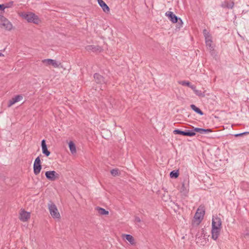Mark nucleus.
I'll use <instances>...</instances> for the list:
<instances>
[{"label": "nucleus", "instance_id": "7c9ffc66", "mask_svg": "<svg viewBox=\"0 0 249 249\" xmlns=\"http://www.w3.org/2000/svg\"><path fill=\"white\" fill-rule=\"evenodd\" d=\"M34 164H41V161L39 157H37L35 160Z\"/></svg>", "mask_w": 249, "mask_h": 249}, {"label": "nucleus", "instance_id": "7ed1b4c3", "mask_svg": "<svg viewBox=\"0 0 249 249\" xmlns=\"http://www.w3.org/2000/svg\"><path fill=\"white\" fill-rule=\"evenodd\" d=\"M48 209L52 216L53 218H60V214L55 204L51 200L48 203Z\"/></svg>", "mask_w": 249, "mask_h": 249}, {"label": "nucleus", "instance_id": "ddd939ff", "mask_svg": "<svg viewBox=\"0 0 249 249\" xmlns=\"http://www.w3.org/2000/svg\"><path fill=\"white\" fill-rule=\"evenodd\" d=\"M41 147H42V153L44 154L46 156L48 157L51 153L48 150L47 146L46 143V140L43 139L41 141Z\"/></svg>", "mask_w": 249, "mask_h": 249}, {"label": "nucleus", "instance_id": "b1692460", "mask_svg": "<svg viewBox=\"0 0 249 249\" xmlns=\"http://www.w3.org/2000/svg\"><path fill=\"white\" fill-rule=\"evenodd\" d=\"M212 37L208 39H205L206 45L211 50H213V47L212 46Z\"/></svg>", "mask_w": 249, "mask_h": 249}, {"label": "nucleus", "instance_id": "f257e3e1", "mask_svg": "<svg viewBox=\"0 0 249 249\" xmlns=\"http://www.w3.org/2000/svg\"><path fill=\"white\" fill-rule=\"evenodd\" d=\"M165 16H167L169 19L173 23H176L178 24V28L182 26L183 21L180 18H178L172 12L168 11L166 12Z\"/></svg>", "mask_w": 249, "mask_h": 249}, {"label": "nucleus", "instance_id": "f704fd0d", "mask_svg": "<svg viewBox=\"0 0 249 249\" xmlns=\"http://www.w3.org/2000/svg\"><path fill=\"white\" fill-rule=\"evenodd\" d=\"M13 1H10L9 2V3H6L5 5V6H10V7L12 6V5H13Z\"/></svg>", "mask_w": 249, "mask_h": 249}, {"label": "nucleus", "instance_id": "6ab92c4d", "mask_svg": "<svg viewBox=\"0 0 249 249\" xmlns=\"http://www.w3.org/2000/svg\"><path fill=\"white\" fill-rule=\"evenodd\" d=\"M190 107L192 110H193L196 113L203 115L204 114L203 111L198 107H196L195 105L192 104L190 106Z\"/></svg>", "mask_w": 249, "mask_h": 249}, {"label": "nucleus", "instance_id": "9d476101", "mask_svg": "<svg viewBox=\"0 0 249 249\" xmlns=\"http://www.w3.org/2000/svg\"><path fill=\"white\" fill-rule=\"evenodd\" d=\"M86 49L88 51H91L93 52H101L103 51L102 48L99 45H88L86 47Z\"/></svg>", "mask_w": 249, "mask_h": 249}, {"label": "nucleus", "instance_id": "aec40b11", "mask_svg": "<svg viewBox=\"0 0 249 249\" xmlns=\"http://www.w3.org/2000/svg\"><path fill=\"white\" fill-rule=\"evenodd\" d=\"M124 236L131 245H134L135 244V240L134 237L130 234H124Z\"/></svg>", "mask_w": 249, "mask_h": 249}, {"label": "nucleus", "instance_id": "4468645a", "mask_svg": "<svg viewBox=\"0 0 249 249\" xmlns=\"http://www.w3.org/2000/svg\"><path fill=\"white\" fill-rule=\"evenodd\" d=\"M22 96L21 95H16L15 97L12 98L11 99H10L9 101V103L8 104V107H10L13 105L15 104L16 103L20 101L21 99H22Z\"/></svg>", "mask_w": 249, "mask_h": 249}, {"label": "nucleus", "instance_id": "4c0bfd02", "mask_svg": "<svg viewBox=\"0 0 249 249\" xmlns=\"http://www.w3.org/2000/svg\"><path fill=\"white\" fill-rule=\"evenodd\" d=\"M245 234H246V235H248V236L249 235V229L246 230V232Z\"/></svg>", "mask_w": 249, "mask_h": 249}, {"label": "nucleus", "instance_id": "c9c22d12", "mask_svg": "<svg viewBox=\"0 0 249 249\" xmlns=\"http://www.w3.org/2000/svg\"><path fill=\"white\" fill-rule=\"evenodd\" d=\"M189 87L191 88L194 90V92H195V90H196V86L194 85H192L191 84H190V86H189Z\"/></svg>", "mask_w": 249, "mask_h": 249}, {"label": "nucleus", "instance_id": "dca6fc26", "mask_svg": "<svg viewBox=\"0 0 249 249\" xmlns=\"http://www.w3.org/2000/svg\"><path fill=\"white\" fill-rule=\"evenodd\" d=\"M221 231V229L220 228H215L212 229V238L214 240H216L220 234V232Z\"/></svg>", "mask_w": 249, "mask_h": 249}, {"label": "nucleus", "instance_id": "2eb2a0df", "mask_svg": "<svg viewBox=\"0 0 249 249\" xmlns=\"http://www.w3.org/2000/svg\"><path fill=\"white\" fill-rule=\"evenodd\" d=\"M98 3L106 13L109 12L110 9L107 4L103 0H97Z\"/></svg>", "mask_w": 249, "mask_h": 249}, {"label": "nucleus", "instance_id": "393cba45", "mask_svg": "<svg viewBox=\"0 0 249 249\" xmlns=\"http://www.w3.org/2000/svg\"><path fill=\"white\" fill-rule=\"evenodd\" d=\"M179 176V173L178 170H173L170 173V177L171 178H176Z\"/></svg>", "mask_w": 249, "mask_h": 249}, {"label": "nucleus", "instance_id": "a211bd4d", "mask_svg": "<svg viewBox=\"0 0 249 249\" xmlns=\"http://www.w3.org/2000/svg\"><path fill=\"white\" fill-rule=\"evenodd\" d=\"M42 169V166L41 164H34L33 169L34 174L36 175H37L40 172Z\"/></svg>", "mask_w": 249, "mask_h": 249}, {"label": "nucleus", "instance_id": "ea45409f", "mask_svg": "<svg viewBox=\"0 0 249 249\" xmlns=\"http://www.w3.org/2000/svg\"><path fill=\"white\" fill-rule=\"evenodd\" d=\"M4 56V55L0 52V56Z\"/></svg>", "mask_w": 249, "mask_h": 249}, {"label": "nucleus", "instance_id": "72a5a7b5", "mask_svg": "<svg viewBox=\"0 0 249 249\" xmlns=\"http://www.w3.org/2000/svg\"><path fill=\"white\" fill-rule=\"evenodd\" d=\"M135 221L137 222L140 223L141 221V220L139 217L136 216L135 218Z\"/></svg>", "mask_w": 249, "mask_h": 249}, {"label": "nucleus", "instance_id": "4be33fe9", "mask_svg": "<svg viewBox=\"0 0 249 249\" xmlns=\"http://www.w3.org/2000/svg\"><path fill=\"white\" fill-rule=\"evenodd\" d=\"M70 150L72 154L75 153L76 152L75 145L73 142L71 141L69 143Z\"/></svg>", "mask_w": 249, "mask_h": 249}, {"label": "nucleus", "instance_id": "58836bf2", "mask_svg": "<svg viewBox=\"0 0 249 249\" xmlns=\"http://www.w3.org/2000/svg\"><path fill=\"white\" fill-rule=\"evenodd\" d=\"M247 134H249V132H245L242 133V136L246 135Z\"/></svg>", "mask_w": 249, "mask_h": 249}, {"label": "nucleus", "instance_id": "2f4dec72", "mask_svg": "<svg viewBox=\"0 0 249 249\" xmlns=\"http://www.w3.org/2000/svg\"><path fill=\"white\" fill-rule=\"evenodd\" d=\"M10 6H5L4 4H0V10L3 11L6 8H9Z\"/></svg>", "mask_w": 249, "mask_h": 249}, {"label": "nucleus", "instance_id": "c85d7f7f", "mask_svg": "<svg viewBox=\"0 0 249 249\" xmlns=\"http://www.w3.org/2000/svg\"><path fill=\"white\" fill-rule=\"evenodd\" d=\"M195 94L199 97H204L205 94L199 90H195Z\"/></svg>", "mask_w": 249, "mask_h": 249}, {"label": "nucleus", "instance_id": "f3484780", "mask_svg": "<svg viewBox=\"0 0 249 249\" xmlns=\"http://www.w3.org/2000/svg\"><path fill=\"white\" fill-rule=\"evenodd\" d=\"M180 192L184 196H186L188 192V187L186 186L184 182L182 183L180 189Z\"/></svg>", "mask_w": 249, "mask_h": 249}, {"label": "nucleus", "instance_id": "0eeeda50", "mask_svg": "<svg viewBox=\"0 0 249 249\" xmlns=\"http://www.w3.org/2000/svg\"><path fill=\"white\" fill-rule=\"evenodd\" d=\"M0 20L2 23L0 24V26L4 27L7 30H11L12 29L13 25L12 23L3 16L0 15Z\"/></svg>", "mask_w": 249, "mask_h": 249}, {"label": "nucleus", "instance_id": "5701e85b", "mask_svg": "<svg viewBox=\"0 0 249 249\" xmlns=\"http://www.w3.org/2000/svg\"><path fill=\"white\" fill-rule=\"evenodd\" d=\"M96 209L98 212V213L101 215H107L109 213L108 211L106 210L104 208L97 207Z\"/></svg>", "mask_w": 249, "mask_h": 249}, {"label": "nucleus", "instance_id": "412c9836", "mask_svg": "<svg viewBox=\"0 0 249 249\" xmlns=\"http://www.w3.org/2000/svg\"><path fill=\"white\" fill-rule=\"evenodd\" d=\"M234 5V3L232 1L231 3H229L228 1H224L223 3L222 4L221 6L224 8H227L228 9H232Z\"/></svg>", "mask_w": 249, "mask_h": 249}, {"label": "nucleus", "instance_id": "9b49d317", "mask_svg": "<svg viewBox=\"0 0 249 249\" xmlns=\"http://www.w3.org/2000/svg\"><path fill=\"white\" fill-rule=\"evenodd\" d=\"M30 217V213L24 210L20 213L19 219L23 222L27 221Z\"/></svg>", "mask_w": 249, "mask_h": 249}, {"label": "nucleus", "instance_id": "c756f323", "mask_svg": "<svg viewBox=\"0 0 249 249\" xmlns=\"http://www.w3.org/2000/svg\"><path fill=\"white\" fill-rule=\"evenodd\" d=\"M179 83L182 86H187L188 87L190 86L191 84V83L190 82L187 81H181L179 82Z\"/></svg>", "mask_w": 249, "mask_h": 249}, {"label": "nucleus", "instance_id": "20e7f679", "mask_svg": "<svg viewBox=\"0 0 249 249\" xmlns=\"http://www.w3.org/2000/svg\"><path fill=\"white\" fill-rule=\"evenodd\" d=\"M21 16L29 22L38 24L40 21L38 17L33 13H30L29 14L22 13Z\"/></svg>", "mask_w": 249, "mask_h": 249}, {"label": "nucleus", "instance_id": "a878e982", "mask_svg": "<svg viewBox=\"0 0 249 249\" xmlns=\"http://www.w3.org/2000/svg\"><path fill=\"white\" fill-rule=\"evenodd\" d=\"M194 132V136L196 134V132H198L200 134H203V128L195 127L193 129L191 130Z\"/></svg>", "mask_w": 249, "mask_h": 249}, {"label": "nucleus", "instance_id": "1a4fd4ad", "mask_svg": "<svg viewBox=\"0 0 249 249\" xmlns=\"http://www.w3.org/2000/svg\"><path fill=\"white\" fill-rule=\"evenodd\" d=\"M222 221L220 217H213L212 219V229L220 228L221 229Z\"/></svg>", "mask_w": 249, "mask_h": 249}, {"label": "nucleus", "instance_id": "bb28decb", "mask_svg": "<svg viewBox=\"0 0 249 249\" xmlns=\"http://www.w3.org/2000/svg\"><path fill=\"white\" fill-rule=\"evenodd\" d=\"M203 34L205 37V39H208L212 37L211 35L206 29L203 30Z\"/></svg>", "mask_w": 249, "mask_h": 249}, {"label": "nucleus", "instance_id": "6e6552de", "mask_svg": "<svg viewBox=\"0 0 249 249\" xmlns=\"http://www.w3.org/2000/svg\"><path fill=\"white\" fill-rule=\"evenodd\" d=\"M174 134H178L185 136L193 137L194 136V132L191 130H185L184 131L176 129L173 131Z\"/></svg>", "mask_w": 249, "mask_h": 249}, {"label": "nucleus", "instance_id": "cd10ccee", "mask_svg": "<svg viewBox=\"0 0 249 249\" xmlns=\"http://www.w3.org/2000/svg\"><path fill=\"white\" fill-rule=\"evenodd\" d=\"M110 173L114 177L119 176L120 174L119 170L118 169H113L111 170Z\"/></svg>", "mask_w": 249, "mask_h": 249}, {"label": "nucleus", "instance_id": "39448f33", "mask_svg": "<svg viewBox=\"0 0 249 249\" xmlns=\"http://www.w3.org/2000/svg\"><path fill=\"white\" fill-rule=\"evenodd\" d=\"M204 206H200L197 209L194 216V219L197 221V224H199L203 219L205 214Z\"/></svg>", "mask_w": 249, "mask_h": 249}, {"label": "nucleus", "instance_id": "f8f14e48", "mask_svg": "<svg viewBox=\"0 0 249 249\" xmlns=\"http://www.w3.org/2000/svg\"><path fill=\"white\" fill-rule=\"evenodd\" d=\"M42 62L46 65H52L54 68H58L59 67V64L55 60L46 59H43Z\"/></svg>", "mask_w": 249, "mask_h": 249}, {"label": "nucleus", "instance_id": "473e14b6", "mask_svg": "<svg viewBox=\"0 0 249 249\" xmlns=\"http://www.w3.org/2000/svg\"><path fill=\"white\" fill-rule=\"evenodd\" d=\"M211 132H212V130L211 129H210V128L204 129V128H203V134H206V133H208Z\"/></svg>", "mask_w": 249, "mask_h": 249}, {"label": "nucleus", "instance_id": "423d86ee", "mask_svg": "<svg viewBox=\"0 0 249 249\" xmlns=\"http://www.w3.org/2000/svg\"><path fill=\"white\" fill-rule=\"evenodd\" d=\"M45 175L46 178L50 181H54L59 178V175L55 171H46Z\"/></svg>", "mask_w": 249, "mask_h": 249}, {"label": "nucleus", "instance_id": "e433bc0d", "mask_svg": "<svg viewBox=\"0 0 249 249\" xmlns=\"http://www.w3.org/2000/svg\"><path fill=\"white\" fill-rule=\"evenodd\" d=\"M242 136V133H241L236 134L234 135V136L236 137H239V136Z\"/></svg>", "mask_w": 249, "mask_h": 249}, {"label": "nucleus", "instance_id": "f03ea898", "mask_svg": "<svg viewBox=\"0 0 249 249\" xmlns=\"http://www.w3.org/2000/svg\"><path fill=\"white\" fill-rule=\"evenodd\" d=\"M94 81L97 84L100 85L99 88L103 90L106 87V81L104 77L98 73H95L93 75Z\"/></svg>", "mask_w": 249, "mask_h": 249}]
</instances>
